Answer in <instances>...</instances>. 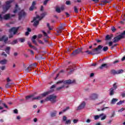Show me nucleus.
<instances>
[{
    "mask_svg": "<svg viewBox=\"0 0 125 125\" xmlns=\"http://www.w3.org/2000/svg\"><path fill=\"white\" fill-rule=\"evenodd\" d=\"M45 15H46V13H42L41 15V16L40 17V18L41 20L42 19V18H43V17H44L45 16Z\"/></svg>",
    "mask_w": 125,
    "mask_h": 125,
    "instance_id": "obj_28",
    "label": "nucleus"
},
{
    "mask_svg": "<svg viewBox=\"0 0 125 125\" xmlns=\"http://www.w3.org/2000/svg\"><path fill=\"white\" fill-rule=\"evenodd\" d=\"M111 88H112V89H113V90H116V89L117 88H118V85H117V83H115L113 84V87H111Z\"/></svg>",
    "mask_w": 125,
    "mask_h": 125,
    "instance_id": "obj_23",
    "label": "nucleus"
},
{
    "mask_svg": "<svg viewBox=\"0 0 125 125\" xmlns=\"http://www.w3.org/2000/svg\"><path fill=\"white\" fill-rule=\"evenodd\" d=\"M56 98H57V96L55 95H50L49 96H48L46 99H45V101H50L51 102H52L53 103H55L56 102Z\"/></svg>",
    "mask_w": 125,
    "mask_h": 125,
    "instance_id": "obj_5",
    "label": "nucleus"
},
{
    "mask_svg": "<svg viewBox=\"0 0 125 125\" xmlns=\"http://www.w3.org/2000/svg\"><path fill=\"white\" fill-rule=\"evenodd\" d=\"M11 16L10 14H5L3 17V19L4 20H8V19H10Z\"/></svg>",
    "mask_w": 125,
    "mask_h": 125,
    "instance_id": "obj_16",
    "label": "nucleus"
},
{
    "mask_svg": "<svg viewBox=\"0 0 125 125\" xmlns=\"http://www.w3.org/2000/svg\"><path fill=\"white\" fill-rule=\"evenodd\" d=\"M74 11L76 13H78L79 11L78 10V8H77V6H74Z\"/></svg>",
    "mask_w": 125,
    "mask_h": 125,
    "instance_id": "obj_36",
    "label": "nucleus"
},
{
    "mask_svg": "<svg viewBox=\"0 0 125 125\" xmlns=\"http://www.w3.org/2000/svg\"><path fill=\"white\" fill-rule=\"evenodd\" d=\"M85 107V102H83L81 103V104L77 107V110L79 111L80 110H82V109H83Z\"/></svg>",
    "mask_w": 125,
    "mask_h": 125,
    "instance_id": "obj_11",
    "label": "nucleus"
},
{
    "mask_svg": "<svg viewBox=\"0 0 125 125\" xmlns=\"http://www.w3.org/2000/svg\"><path fill=\"white\" fill-rule=\"evenodd\" d=\"M56 11L58 13H60V12H61V9H60V8H59L58 7H56Z\"/></svg>",
    "mask_w": 125,
    "mask_h": 125,
    "instance_id": "obj_29",
    "label": "nucleus"
},
{
    "mask_svg": "<svg viewBox=\"0 0 125 125\" xmlns=\"http://www.w3.org/2000/svg\"><path fill=\"white\" fill-rule=\"evenodd\" d=\"M109 95L110 96H112V95H114V94H115V91H114V90H114V89H113V88H110V89H109Z\"/></svg>",
    "mask_w": 125,
    "mask_h": 125,
    "instance_id": "obj_18",
    "label": "nucleus"
},
{
    "mask_svg": "<svg viewBox=\"0 0 125 125\" xmlns=\"http://www.w3.org/2000/svg\"><path fill=\"white\" fill-rule=\"evenodd\" d=\"M120 61L119 60H116L113 62V64H117V63H119Z\"/></svg>",
    "mask_w": 125,
    "mask_h": 125,
    "instance_id": "obj_59",
    "label": "nucleus"
},
{
    "mask_svg": "<svg viewBox=\"0 0 125 125\" xmlns=\"http://www.w3.org/2000/svg\"><path fill=\"white\" fill-rule=\"evenodd\" d=\"M19 41L21 42H25V39L24 38H19Z\"/></svg>",
    "mask_w": 125,
    "mask_h": 125,
    "instance_id": "obj_37",
    "label": "nucleus"
},
{
    "mask_svg": "<svg viewBox=\"0 0 125 125\" xmlns=\"http://www.w3.org/2000/svg\"><path fill=\"white\" fill-rule=\"evenodd\" d=\"M117 71L115 69H112L110 70L111 74H112V75H117Z\"/></svg>",
    "mask_w": 125,
    "mask_h": 125,
    "instance_id": "obj_27",
    "label": "nucleus"
},
{
    "mask_svg": "<svg viewBox=\"0 0 125 125\" xmlns=\"http://www.w3.org/2000/svg\"><path fill=\"white\" fill-rule=\"evenodd\" d=\"M69 109H70V107L67 106L65 108H64L63 110V112H66V111H67V110H69Z\"/></svg>",
    "mask_w": 125,
    "mask_h": 125,
    "instance_id": "obj_42",
    "label": "nucleus"
},
{
    "mask_svg": "<svg viewBox=\"0 0 125 125\" xmlns=\"http://www.w3.org/2000/svg\"><path fill=\"white\" fill-rule=\"evenodd\" d=\"M96 41L97 42H98V43L101 42H102V41L99 39H96Z\"/></svg>",
    "mask_w": 125,
    "mask_h": 125,
    "instance_id": "obj_63",
    "label": "nucleus"
},
{
    "mask_svg": "<svg viewBox=\"0 0 125 125\" xmlns=\"http://www.w3.org/2000/svg\"><path fill=\"white\" fill-rule=\"evenodd\" d=\"M111 30L112 32H113V33H114V32H116V31H117V29H116V28L114 26L111 27Z\"/></svg>",
    "mask_w": 125,
    "mask_h": 125,
    "instance_id": "obj_35",
    "label": "nucleus"
},
{
    "mask_svg": "<svg viewBox=\"0 0 125 125\" xmlns=\"http://www.w3.org/2000/svg\"><path fill=\"white\" fill-rule=\"evenodd\" d=\"M110 40H112V37L110 35H107L105 36V41H110Z\"/></svg>",
    "mask_w": 125,
    "mask_h": 125,
    "instance_id": "obj_26",
    "label": "nucleus"
},
{
    "mask_svg": "<svg viewBox=\"0 0 125 125\" xmlns=\"http://www.w3.org/2000/svg\"><path fill=\"white\" fill-rule=\"evenodd\" d=\"M53 91H54V90H50V91L41 94L39 96L35 97L34 94L29 95L25 96V101L27 102H32L34 100H40V99H42L43 97H45L46 95H48L50 92H53Z\"/></svg>",
    "mask_w": 125,
    "mask_h": 125,
    "instance_id": "obj_1",
    "label": "nucleus"
},
{
    "mask_svg": "<svg viewBox=\"0 0 125 125\" xmlns=\"http://www.w3.org/2000/svg\"><path fill=\"white\" fill-rule=\"evenodd\" d=\"M1 55H2V56H5V57H6L7 56V54H5V52H3Z\"/></svg>",
    "mask_w": 125,
    "mask_h": 125,
    "instance_id": "obj_50",
    "label": "nucleus"
},
{
    "mask_svg": "<svg viewBox=\"0 0 125 125\" xmlns=\"http://www.w3.org/2000/svg\"><path fill=\"white\" fill-rule=\"evenodd\" d=\"M20 28V26L18 27H12L9 29V33H12V32H13V34L16 35Z\"/></svg>",
    "mask_w": 125,
    "mask_h": 125,
    "instance_id": "obj_8",
    "label": "nucleus"
},
{
    "mask_svg": "<svg viewBox=\"0 0 125 125\" xmlns=\"http://www.w3.org/2000/svg\"><path fill=\"white\" fill-rule=\"evenodd\" d=\"M74 68H72V69H70V71L68 72V74H71L73 72H74Z\"/></svg>",
    "mask_w": 125,
    "mask_h": 125,
    "instance_id": "obj_54",
    "label": "nucleus"
},
{
    "mask_svg": "<svg viewBox=\"0 0 125 125\" xmlns=\"http://www.w3.org/2000/svg\"><path fill=\"white\" fill-rule=\"evenodd\" d=\"M6 63H7V60H5V59L1 60L0 61V64H1V65H5V64H6Z\"/></svg>",
    "mask_w": 125,
    "mask_h": 125,
    "instance_id": "obj_17",
    "label": "nucleus"
},
{
    "mask_svg": "<svg viewBox=\"0 0 125 125\" xmlns=\"http://www.w3.org/2000/svg\"><path fill=\"white\" fill-rule=\"evenodd\" d=\"M5 87H6V88H10L11 86H10V85L9 84H8V83H7L5 85Z\"/></svg>",
    "mask_w": 125,
    "mask_h": 125,
    "instance_id": "obj_45",
    "label": "nucleus"
},
{
    "mask_svg": "<svg viewBox=\"0 0 125 125\" xmlns=\"http://www.w3.org/2000/svg\"><path fill=\"white\" fill-rule=\"evenodd\" d=\"M40 21H41V19L40 18V16L37 15V16H36V17H35L33 19V21H31V22H32V23H33V22H34L33 23V25L35 27H37L39 25V23H40Z\"/></svg>",
    "mask_w": 125,
    "mask_h": 125,
    "instance_id": "obj_6",
    "label": "nucleus"
},
{
    "mask_svg": "<svg viewBox=\"0 0 125 125\" xmlns=\"http://www.w3.org/2000/svg\"><path fill=\"white\" fill-rule=\"evenodd\" d=\"M10 82H11V80H10V79H9V77H8L7 78V83H9Z\"/></svg>",
    "mask_w": 125,
    "mask_h": 125,
    "instance_id": "obj_62",
    "label": "nucleus"
},
{
    "mask_svg": "<svg viewBox=\"0 0 125 125\" xmlns=\"http://www.w3.org/2000/svg\"><path fill=\"white\" fill-rule=\"evenodd\" d=\"M112 122H113V120H110L108 121V122H107V124L108 125H111V124H112Z\"/></svg>",
    "mask_w": 125,
    "mask_h": 125,
    "instance_id": "obj_57",
    "label": "nucleus"
},
{
    "mask_svg": "<svg viewBox=\"0 0 125 125\" xmlns=\"http://www.w3.org/2000/svg\"><path fill=\"white\" fill-rule=\"evenodd\" d=\"M65 4L67 5H70L71 4V1H69V0H67L65 2Z\"/></svg>",
    "mask_w": 125,
    "mask_h": 125,
    "instance_id": "obj_47",
    "label": "nucleus"
},
{
    "mask_svg": "<svg viewBox=\"0 0 125 125\" xmlns=\"http://www.w3.org/2000/svg\"><path fill=\"white\" fill-rule=\"evenodd\" d=\"M62 120L63 122H66L67 121V117L65 116H63Z\"/></svg>",
    "mask_w": 125,
    "mask_h": 125,
    "instance_id": "obj_52",
    "label": "nucleus"
},
{
    "mask_svg": "<svg viewBox=\"0 0 125 125\" xmlns=\"http://www.w3.org/2000/svg\"><path fill=\"white\" fill-rule=\"evenodd\" d=\"M17 42H18L17 41V40H14L12 43V44H15L17 43Z\"/></svg>",
    "mask_w": 125,
    "mask_h": 125,
    "instance_id": "obj_48",
    "label": "nucleus"
},
{
    "mask_svg": "<svg viewBox=\"0 0 125 125\" xmlns=\"http://www.w3.org/2000/svg\"><path fill=\"white\" fill-rule=\"evenodd\" d=\"M110 66H112V64L103 63L99 67V69H100L101 70H103L104 68H105V69H107V68H109Z\"/></svg>",
    "mask_w": 125,
    "mask_h": 125,
    "instance_id": "obj_9",
    "label": "nucleus"
},
{
    "mask_svg": "<svg viewBox=\"0 0 125 125\" xmlns=\"http://www.w3.org/2000/svg\"><path fill=\"white\" fill-rule=\"evenodd\" d=\"M47 27H48L49 30H52V28L51 27H50V25H49V23H47Z\"/></svg>",
    "mask_w": 125,
    "mask_h": 125,
    "instance_id": "obj_46",
    "label": "nucleus"
},
{
    "mask_svg": "<svg viewBox=\"0 0 125 125\" xmlns=\"http://www.w3.org/2000/svg\"><path fill=\"white\" fill-rule=\"evenodd\" d=\"M32 67H37V63H32L29 65V68H32Z\"/></svg>",
    "mask_w": 125,
    "mask_h": 125,
    "instance_id": "obj_32",
    "label": "nucleus"
},
{
    "mask_svg": "<svg viewBox=\"0 0 125 125\" xmlns=\"http://www.w3.org/2000/svg\"><path fill=\"white\" fill-rule=\"evenodd\" d=\"M101 117H102V115H95L94 116V120H95V121L98 120L100 118H101Z\"/></svg>",
    "mask_w": 125,
    "mask_h": 125,
    "instance_id": "obj_25",
    "label": "nucleus"
},
{
    "mask_svg": "<svg viewBox=\"0 0 125 125\" xmlns=\"http://www.w3.org/2000/svg\"><path fill=\"white\" fill-rule=\"evenodd\" d=\"M103 102H104V101H103L100 102V103H97L96 104V105H100V104H102V103H103Z\"/></svg>",
    "mask_w": 125,
    "mask_h": 125,
    "instance_id": "obj_60",
    "label": "nucleus"
},
{
    "mask_svg": "<svg viewBox=\"0 0 125 125\" xmlns=\"http://www.w3.org/2000/svg\"><path fill=\"white\" fill-rule=\"evenodd\" d=\"M36 8V2L35 1H34L32 2V4L31 6L29 8V11H33V10H34Z\"/></svg>",
    "mask_w": 125,
    "mask_h": 125,
    "instance_id": "obj_13",
    "label": "nucleus"
},
{
    "mask_svg": "<svg viewBox=\"0 0 125 125\" xmlns=\"http://www.w3.org/2000/svg\"><path fill=\"white\" fill-rule=\"evenodd\" d=\"M14 114H18V110L17 109H15L13 110Z\"/></svg>",
    "mask_w": 125,
    "mask_h": 125,
    "instance_id": "obj_56",
    "label": "nucleus"
},
{
    "mask_svg": "<svg viewBox=\"0 0 125 125\" xmlns=\"http://www.w3.org/2000/svg\"><path fill=\"white\" fill-rule=\"evenodd\" d=\"M36 39H37V35H34L32 37L31 40H36Z\"/></svg>",
    "mask_w": 125,
    "mask_h": 125,
    "instance_id": "obj_53",
    "label": "nucleus"
},
{
    "mask_svg": "<svg viewBox=\"0 0 125 125\" xmlns=\"http://www.w3.org/2000/svg\"><path fill=\"white\" fill-rule=\"evenodd\" d=\"M103 48V46L99 45L98 46L97 48H94L92 49V51H89L88 50L85 51V53H87L88 55H95L97 54H100L101 53V49Z\"/></svg>",
    "mask_w": 125,
    "mask_h": 125,
    "instance_id": "obj_3",
    "label": "nucleus"
},
{
    "mask_svg": "<svg viewBox=\"0 0 125 125\" xmlns=\"http://www.w3.org/2000/svg\"><path fill=\"white\" fill-rule=\"evenodd\" d=\"M42 33H43L44 37H47V33H46V32H44V30L42 31Z\"/></svg>",
    "mask_w": 125,
    "mask_h": 125,
    "instance_id": "obj_49",
    "label": "nucleus"
},
{
    "mask_svg": "<svg viewBox=\"0 0 125 125\" xmlns=\"http://www.w3.org/2000/svg\"><path fill=\"white\" fill-rule=\"evenodd\" d=\"M115 115H116V113H115V111H114L111 113V115L110 116V118H114V117H115Z\"/></svg>",
    "mask_w": 125,
    "mask_h": 125,
    "instance_id": "obj_34",
    "label": "nucleus"
},
{
    "mask_svg": "<svg viewBox=\"0 0 125 125\" xmlns=\"http://www.w3.org/2000/svg\"><path fill=\"white\" fill-rule=\"evenodd\" d=\"M83 51V48H78L73 51L71 54V56H76L78 54H80Z\"/></svg>",
    "mask_w": 125,
    "mask_h": 125,
    "instance_id": "obj_7",
    "label": "nucleus"
},
{
    "mask_svg": "<svg viewBox=\"0 0 125 125\" xmlns=\"http://www.w3.org/2000/svg\"><path fill=\"white\" fill-rule=\"evenodd\" d=\"M18 10H19V7H18V5L16 4L15 7V10H14L13 13H17Z\"/></svg>",
    "mask_w": 125,
    "mask_h": 125,
    "instance_id": "obj_21",
    "label": "nucleus"
},
{
    "mask_svg": "<svg viewBox=\"0 0 125 125\" xmlns=\"http://www.w3.org/2000/svg\"><path fill=\"white\" fill-rule=\"evenodd\" d=\"M117 72V75H119V74H123V73H124V70L120 69L119 70H118Z\"/></svg>",
    "mask_w": 125,
    "mask_h": 125,
    "instance_id": "obj_31",
    "label": "nucleus"
},
{
    "mask_svg": "<svg viewBox=\"0 0 125 125\" xmlns=\"http://www.w3.org/2000/svg\"><path fill=\"white\" fill-rule=\"evenodd\" d=\"M60 30L61 31V30H64V28L62 26H61L60 27Z\"/></svg>",
    "mask_w": 125,
    "mask_h": 125,
    "instance_id": "obj_64",
    "label": "nucleus"
},
{
    "mask_svg": "<svg viewBox=\"0 0 125 125\" xmlns=\"http://www.w3.org/2000/svg\"><path fill=\"white\" fill-rule=\"evenodd\" d=\"M78 122H79L78 120H76V119H74L73 120V123L74 124H77L78 123Z\"/></svg>",
    "mask_w": 125,
    "mask_h": 125,
    "instance_id": "obj_58",
    "label": "nucleus"
},
{
    "mask_svg": "<svg viewBox=\"0 0 125 125\" xmlns=\"http://www.w3.org/2000/svg\"><path fill=\"white\" fill-rule=\"evenodd\" d=\"M18 10H19V7H18V5L16 4L15 7V10H14L13 13H17Z\"/></svg>",
    "mask_w": 125,
    "mask_h": 125,
    "instance_id": "obj_20",
    "label": "nucleus"
},
{
    "mask_svg": "<svg viewBox=\"0 0 125 125\" xmlns=\"http://www.w3.org/2000/svg\"><path fill=\"white\" fill-rule=\"evenodd\" d=\"M5 51L7 53V54H9V53H10V47H6L5 49Z\"/></svg>",
    "mask_w": 125,
    "mask_h": 125,
    "instance_id": "obj_22",
    "label": "nucleus"
},
{
    "mask_svg": "<svg viewBox=\"0 0 125 125\" xmlns=\"http://www.w3.org/2000/svg\"><path fill=\"white\" fill-rule=\"evenodd\" d=\"M13 1V0H10L5 2V4L3 5V11L4 13H5L11 7V3Z\"/></svg>",
    "mask_w": 125,
    "mask_h": 125,
    "instance_id": "obj_4",
    "label": "nucleus"
},
{
    "mask_svg": "<svg viewBox=\"0 0 125 125\" xmlns=\"http://www.w3.org/2000/svg\"><path fill=\"white\" fill-rule=\"evenodd\" d=\"M33 43H34V44H35V45H38V43H37V41H36V40H31Z\"/></svg>",
    "mask_w": 125,
    "mask_h": 125,
    "instance_id": "obj_51",
    "label": "nucleus"
},
{
    "mask_svg": "<svg viewBox=\"0 0 125 125\" xmlns=\"http://www.w3.org/2000/svg\"><path fill=\"white\" fill-rule=\"evenodd\" d=\"M0 69L2 71H3V70H5V66L3 65V66H1V67H0Z\"/></svg>",
    "mask_w": 125,
    "mask_h": 125,
    "instance_id": "obj_43",
    "label": "nucleus"
},
{
    "mask_svg": "<svg viewBox=\"0 0 125 125\" xmlns=\"http://www.w3.org/2000/svg\"><path fill=\"white\" fill-rule=\"evenodd\" d=\"M2 41H4V42L6 43V42L8 41V37L3 36L1 38H0V42H2Z\"/></svg>",
    "mask_w": 125,
    "mask_h": 125,
    "instance_id": "obj_14",
    "label": "nucleus"
},
{
    "mask_svg": "<svg viewBox=\"0 0 125 125\" xmlns=\"http://www.w3.org/2000/svg\"><path fill=\"white\" fill-rule=\"evenodd\" d=\"M70 124H71V120H68L66 121L65 125H70Z\"/></svg>",
    "mask_w": 125,
    "mask_h": 125,
    "instance_id": "obj_38",
    "label": "nucleus"
},
{
    "mask_svg": "<svg viewBox=\"0 0 125 125\" xmlns=\"http://www.w3.org/2000/svg\"><path fill=\"white\" fill-rule=\"evenodd\" d=\"M123 103H125V101H120L117 103V105H122Z\"/></svg>",
    "mask_w": 125,
    "mask_h": 125,
    "instance_id": "obj_33",
    "label": "nucleus"
},
{
    "mask_svg": "<svg viewBox=\"0 0 125 125\" xmlns=\"http://www.w3.org/2000/svg\"><path fill=\"white\" fill-rule=\"evenodd\" d=\"M102 2H104V3H108L109 1H107L106 0H104L102 1Z\"/></svg>",
    "mask_w": 125,
    "mask_h": 125,
    "instance_id": "obj_61",
    "label": "nucleus"
},
{
    "mask_svg": "<svg viewBox=\"0 0 125 125\" xmlns=\"http://www.w3.org/2000/svg\"><path fill=\"white\" fill-rule=\"evenodd\" d=\"M30 66H29L28 67V68H27L26 69H25V71L27 72V73H29V72H30V71L31 70V69H30Z\"/></svg>",
    "mask_w": 125,
    "mask_h": 125,
    "instance_id": "obj_44",
    "label": "nucleus"
},
{
    "mask_svg": "<svg viewBox=\"0 0 125 125\" xmlns=\"http://www.w3.org/2000/svg\"><path fill=\"white\" fill-rule=\"evenodd\" d=\"M103 51H107L108 50V46H104L103 49Z\"/></svg>",
    "mask_w": 125,
    "mask_h": 125,
    "instance_id": "obj_39",
    "label": "nucleus"
},
{
    "mask_svg": "<svg viewBox=\"0 0 125 125\" xmlns=\"http://www.w3.org/2000/svg\"><path fill=\"white\" fill-rule=\"evenodd\" d=\"M2 105H3V106H4V107H5V108H6V109L8 108V106H7V105H6V104H5V103H2Z\"/></svg>",
    "mask_w": 125,
    "mask_h": 125,
    "instance_id": "obj_41",
    "label": "nucleus"
},
{
    "mask_svg": "<svg viewBox=\"0 0 125 125\" xmlns=\"http://www.w3.org/2000/svg\"><path fill=\"white\" fill-rule=\"evenodd\" d=\"M25 15H26V13L24 10H21L19 13V20H21L22 18L25 17Z\"/></svg>",
    "mask_w": 125,
    "mask_h": 125,
    "instance_id": "obj_10",
    "label": "nucleus"
},
{
    "mask_svg": "<svg viewBox=\"0 0 125 125\" xmlns=\"http://www.w3.org/2000/svg\"><path fill=\"white\" fill-rule=\"evenodd\" d=\"M89 98L91 100H96L98 98V95L97 94H92L90 95Z\"/></svg>",
    "mask_w": 125,
    "mask_h": 125,
    "instance_id": "obj_12",
    "label": "nucleus"
},
{
    "mask_svg": "<svg viewBox=\"0 0 125 125\" xmlns=\"http://www.w3.org/2000/svg\"><path fill=\"white\" fill-rule=\"evenodd\" d=\"M100 115H102V117H101V121H103V120H105V119H106V118H107V116L106 115V114H105L104 113H102Z\"/></svg>",
    "mask_w": 125,
    "mask_h": 125,
    "instance_id": "obj_19",
    "label": "nucleus"
},
{
    "mask_svg": "<svg viewBox=\"0 0 125 125\" xmlns=\"http://www.w3.org/2000/svg\"><path fill=\"white\" fill-rule=\"evenodd\" d=\"M125 111V108H121V109L119 110H118V112H123V111Z\"/></svg>",
    "mask_w": 125,
    "mask_h": 125,
    "instance_id": "obj_55",
    "label": "nucleus"
},
{
    "mask_svg": "<svg viewBox=\"0 0 125 125\" xmlns=\"http://www.w3.org/2000/svg\"><path fill=\"white\" fill-rule=\"evenodd\" d=\"M48 1H49V0H45L43 2V5H46V4H47V3L48 2Z\"/></svg>",
    "mask_w": 125,
    "mask_h": 125,
    "instance_id": "obj_40",
    "label": "nucleus"
},
{
    "mask_svg": "<svg viewBox=\"0 0 125 125\" xmlns=\"http://www.w3.org/2000/svg\"><path fill=\"white\" fill-rule=\"evenodd\" d=\"M57 111L54 110L50 113V116L51 118H54V117H56V115H57Z\"/></svg>",
    "mask_w": 125,
    "mask_h": 125,
    "instance_id": "obj_15",
    "label": "nucleus"
},
{
    "mask_svg": "<svg viewBox=\"0 0 125 125\" xmlns=\"http://www.w3.org/2000/svg\"><path fill=\"white\" fill-rule=\"evenodd\" d=\"M63 83V81H59L57 83V84H58V83ZM76 83V81L71 80L70 79L64 81L63 82L64 84L61 87H57L56 90L60 91V90L62 88H68V86L67 84H72V83Z\"/></svg>",
    "mask_w": 125,
    "mask_h": 125,
    "instance_id": "obj_2",
    "label": "nucleus"
},
{
    "mask_svg": "<svg viewBox=\"0 0 125 125\" xmlns=\"http://www.w3.org/2000/svg\"><path fill=\"white\" fill-rule=\"evenodd\" d=\"M117 101H118V99L113 98L112 100H111V104H116V102H117Z\"/></svg>",
    "mask_w": 125,
    "mask_h": 125,
    "instance_id": "obj_24",
    "label": "nucleus"
},
{
    "mask_svg": "<svg viewBox=\"0 0 125 125\" xmlns=\"http://www.w3.org/2000/svg\"><path fill=\"white\" fill-rule=\"evenodd\" d=\"M28 44L29 45V46H30V47H32V48H33V49H37V48H36V47L32 45V44H31V43H30V42H28Z\"/></svg>",
    "mask_w": 125,
    "mask_h": 125,
    "instance_id": "obj_30",
    "label": "nucleus"
}]
</instances>
